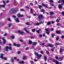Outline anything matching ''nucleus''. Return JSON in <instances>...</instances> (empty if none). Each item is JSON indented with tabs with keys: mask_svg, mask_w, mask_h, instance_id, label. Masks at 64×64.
<instances>
[{
	"mask_svg": "<svg viewBox=\"0 0 64 64\" xmlns=\"http://www.w3.org/2000/svg\"><path fill=\"white\" fill-rule=\"evenodd\" d=\"M2 2L4 4V5H2L1 4H0V7H5V5H6V2L4 1H2Z\"/></svg>",
	"mask_w": 64,
	"mask_h": 64,
	"instance_id": "obj_1",
	"label": "nucleus"
},
{
	"mask_svg": "<svg viewBox=\"0 0 64 64\" xmlns=\"http://www.w3.org/2000/svg\"><path fill=\"white\" fill-rule=\"evenodd\" d=\"M6 51H8V49H9L10 50H12V47H8V46H6Z\"/></svg>",
	"mask_w": 64,
	"mask_h": 64,
	"instance_id": "obj_2",
	"label": "nucleus"
},
{
	"mask_svg": "<svg viewBox=\"0 0 64 64\" xmlns=\"http://www.w3.org/2000/svg\"><path fill=\"white\" fill-rule=\"evenodd\" d=\"M38 18L39 19H40V20L42 19V18H43V15L40 14V15L38 16Z\"/></svg>",
	"mask_w": 64,
	"mask_h": 64,
	"instance_id": "obj_3",
	"label": "nucleus"
},
{
	"mask_svg": "<svg viewBox=\"0 0 64 64\" xmlns=\"http://www.w3.org/2000/svg\"><path fill=\"white\" fill-rule=\"evenodd\" d=\"M45 30L46 31V34H48V35L49 34V30L48 28L45 29Z\"/></svg>",
	"mask_w": 64,
	"mask_h": 64,
	"instance_id": "obj_4",
	"label": "nucleus"
},
{
	"mask_svg": "<svg viewBox=\"0 0 64 64\" xmlns=\"http://www.w3.org/2000/svg\"><path fill=\"white\" fill-rule=\"evenodd\" d=\"M56 33H57V34H61V31H59L58 30H56Z\"/></svg>",
	"mask_w": 64,
	"mask_h": 64,
	"instance_id": "obj_5",
	"label": "nucleus"
},
{
	"mask_svg": "<svg viewBox=\"0 0 64 64\" xmlns=\"http://www.w3.org/2000/svg\"><path fill=\"white\" fill-rule=\"evenodd\" d=\"M14 46H16L17 47H19L20 46V45L19 44H16L15 43L14 44Z\"/></svg>",
	"mask_w": 64,
	"mask_h": 64,
	"instance_id": "obj_6",
	"label": "nucleus"
},
{
	"mask_svg": "<svg viewBox=\"0 0 64 64\" xmlns=\"http://www.w3.org/2000/svg\"><path fill=\"white\" fill-rule=\"evenodd\" d=\"M45 10L44 9V8H42V9L41 10L40 12H43L44 14H45Z\"/></svg>",
	"mask_w": 64,
	"mask_h": 64,
	"instance_id": "obj_7",
	"label": "nucleus"
},
{
	"mask_svg": "<svg viewBox=\"0 0 64 64\" xmlns=\"http://www.w3.org/2000/svg\"><path fill=\"white\" fill-rule=\"evenodd\" d=\"M18 17H24V16L23 15H20V14H18L17 15Z\"/></svg>",
	"mask_w": 64,
	"mask_h": 64,
	"instance_id": "obj_8",
	"label": "nucleus"
},
{
	"mask_svg": "<svg viewBox=\"0 0 64 64\" xmlns=\"http://www.w3.org/2000/svg\"><path fill=\"white\" fill-rule=\"evenodd\" d=\"M0 58L2 59L4 57H3V56L4 55V54H0Z\"/></svg>",
	"mask_w": 64,
	"mask_h": 64,
	"instance_id": "obj_9",
	"label": "nucleus"
},
{
	"mask_svg": "<svg viewBox=\"0 0 64 64\" xmlns=\"http://www.w3.org/2000/svg\"><path fill=\"white\" fill-rule=\"evenodd\" d=\"M24 30L25 31H26V32L27 33H28V34H29L30 33V32H29V31L27 30H26V28H24Z\"/></svg>",
	"mask_w": 64,
	"mask_h": 64,
	"instance_id": "obj_10",
	"label": "nucleus"
},
{
	"mask_svg": "<svg viewBox=\"0 0 64 64\" xmlns=\"http://www.w3.org/2000/svg\"><path fill=\"white\" fill-rule=\"evenodd\" d=\"M58 7L59 9H61V8H62V6L61 4L59 5Z\"/></svg>",
	"mask_w": 64,
	"mask_h": 64,
	"instance_id": "obj_11",
	"label": "nucleus"
},
{
	"mask_svg": "<svg viewBox=\"0 0 64 64\" xmlns=\"http://www.w3.org/2000/svg\"><path fill=\"white\" fill-rule=\"evenodd\" d=\"M38 8H39L40 9H41V8H43V6H42L40 5H39L38 6Z\"/></svg>",
	"mask_w": 64,
	"mask_h": 64,
	"instance_id": "obj_12",
	"label": "nucleus"
},
{
	"mask_svg": "<svg viewBox=\"0 0 64 64\" xmlns=\"http://www.w3.org/2000/svg\"><path fill=\"white\" fill-rule=\"evenodd\" d=\"M35 55H36V56H38V58H39V55L38 54V53H37L36 52H35Z\"/></svg>",
	"mask_w": 64,
	"mask_h": 64,
	"instance_id": "obj_13",
	"label": "nucleus"
},
{
	"mask_svg": "<svg viewBox=\"0 0 64 64\" xmlns=\"http://www.w3.org/2000/svg\"><path fill=\"white\" fill-rule=\"evenodd\" d=\"M62 52H63V49H62L60 48V53L61 54V53H62Z\"/></svg>",
	"mask_w": 64,
	"mask_h": 64,
	"instance_id": "obj_14",
	"label": "nucleus"
},
{
	"mask_svg": "<svg viewBox=\"0 0 64 64\" xmlns=\"http://www.w3.org/2000/svg\"><path fill=\"white\" fill-rule=\"evenodd\" d=\"M2 40L3 41V43L4 44H5V43H6V40L4 38H2Z\"/></svg>",
	"mask_w": 64,
	"mask_h": 64,
	"instance_id": "obj_15",
	"label": "nucleus"
},
{
	"mask_svg": "<svg viewBox=\"0 0 64 64\" xmlns=\"http://www.w3.org/2000/svg\"><path fill=\"white\" fill-rule=\"evenodd\" d=\"M39 25H40V23H39L38 22H37L36 23H35L34 24V25H35V26H38Z\"/></svg>",
	"mask_w": 64,
	"mask_h": 64,
	"instance_id": "obj_16",
	"label": "nucleus"
},
{
	"mask_svg": "<svg viewBox=\"0 0 64 64\" xmlns=\"http://www.w3.org/2000/svg\"><path fill=\"white\" fill-rule=\"evenodd\" d=\"M37 42H33V45H37Z\"/></svg>",
	"mask_w": 64,
	"mask_h": 64,
	"instance_id": "obj_17",
	"label": "nucleus"
},
{
	"mask_svg": "<svg viewBox=\"0 0 64 64\" xmlns=\"http://www.w3.org/2000/svg\"><path fill=\"white\" fill-rule=\"evenodd\" d=\"M19 62L20 63H24V62L22 60L21 61L20 60L19 61Z\"/></svg>",
	"mask_w": 64,
	"mask_h": 64,
	"instance_id": "obj_18",
	"label": "nucleus"
},
{
	"mask_svg": "<svg viewBox=\"0 0 64 64\" xmlns=\"http://www.w3.org/2000/svg\"><path fill=\"white\" fill-rule=\"evenodd\" d=\"M50 13L51 16H52L54 14V12H50Z\"/></svg>",
	"mask_w": 64,
	"mask_h": 64,
	"instance_id": "obj_19",
	"label": "nucleus"
},
{
	"mask_svg": "<svg viewBox=\"0 0 64 64\" xmlns=\"http://www.w3.org/2000/svg\"><path fill=\"white\" fill-rule=\"evenodd\" d=\"M10 37L11 38V39H14V38H15V37L13 35H12L11 36H10Z\"/></svg>",
	"mask_w": 64,
	"mask_h": 64,
	"instance_id": "obj_20",
	"label": "nucleus"
},
{
	"mask_svg": "<svg viewBox=\"0 0 64 64\" xmlns=\"http://www.w3.org/2000/svg\"><path fill=\"white\" fill-rule=\"evenodd\" d=\"M48 46L50 47H53V45L52 44H49Z\"/></svg>",
	"mask_w": 64,
	"mask_h": 64,
	"instance_id": "obj_21",
	"label": "nucleus"
},
{
	"mask_svg": "<svg viewBox=\"0 0 64 64\" xmlns=\"http://www.w3.org/2000/svg\"><path fill=\"white\" fill-rule=\"evenodd\" d=\"M44 59L45 61H46L47 60V58L45 56H44Z\"/></svg>",
	"mask_w": 64,
	"mask_h": 64,
	"instance_id": "obj_22",
	"label": "nucleus"
},
{
	"mask_svg": "<svg viewBox=\"0 0 64 64\" xmlns=\"http://www.w3.org/2000/svg\"><path fill=\"white\" fill-rule=\"evenodd\" d=\"M11 10H12V13H15V12H14V9L12 8L11 9Z\"/></svg>",
	"mask_w": 64,
	"mask_h": 64,
	"instance_id": "obj_23",
	"label": "nucleus"
},
{
	"mask_svg": "<svg viewBox=\"0 0 64 64\" xmlns=\"http://www.w3.org/2000/svg\"><path fill=\"white\" fill-rule=\"evenodd\" d=\"M18 9H14V13H15L16 12H18Z\"/></svg>",
	"mask_w": 64,
	"mask_h": 64,
	"instance_id": "obj_24",
	"label": "nucleus"
},
{
	"mask_svg": "<svg viewBox=\"0 0 64 64\" xmlns=\"http://www.w3.org/2000/svg\"><path fill=\"white\" fill-rule=\"evenodd\" d=\"M15 20L16 22H19V20H18V18H16L15 19Z\"/></svg>",
	"mask_w": 64,
	"mask_h": 64,
	"instance_id": "obj_25",
	"label": "nucleus"
},
{
	"mask_svg": "<svg viewBox=\"0 0 64 64\" xmlns=\"http://www.w3.org/2000/svg\"><path fill=\"white\" fill-rule=\"evenodd\" d=\"M59 36H57V37L56 38V40H59Z\"/></svg>",
	"mask_w": 64,
	"mask_h": 64,
	"instance_id": "obj_26",
	"label": "nucleus"
},
{
	"mask_svg": "<svg viewBox=\"0 0 64 64\" xmlns=\"http://www.w3.org/2000/svg\"><path fill=\"white\" fill-rule=\"evenodd\" d=\"M58 60L59 61H62V59L61 58H58Z\"/></svg>",
	"mask_w": 64,
	"mask_h": 64,
	"instance_id": "obj_27",
	"label": "nucleus"
},
{
	"mask_svg": "<svg viewBox=\"0 0 64 64\" xmlns=\"http://www.w3.org/2000/svg\"><path fill=\"white\" fill-rule=\"evenodd\" d=\"M51 24V23L49 22H48L47 24L48 25H50Z\"/></svg>",
	"mask_w": 64,
	"mask_h": 64,
	"instance_id": "obj_28",
	"label": "nucleus"
},
{
	"mask_svg": "<svg viewBox=\"0 0 64 64\" xmlns=\"http://www.w3.org/2000/svg\"><path fill=\"white\" fill-rule=\"evenodd\" d=\"M35 30H36V29H35V28L32 29V32H34L35 31Z\"/></svg>",
	"mask_w": 64,
	"mask_h": 64,
	"instance_id": "obj_29",
	"label": "nucleus"
},
{
	"mask_svg": "<svg viewBox=\"0 0 64 64\" xmlns=\"http://www.w3.org/2000/svg\"><path fill=\"white\" fill-rule=\"evenodd\" d=\"M30 11L31 13L33 14V10H32V8L30 9Z\"/></svg>",
	"mask_w": 64,
	"mask_h": 64,
	"instance_id": "obj_30",
	"label": "nucleus"
},
{
	"mask_svg": "<svg viewBox=\"0 0 64 64\" xmlns=\"http://www.w3.org/2000/svg\"><path fill=\"white\" fill-rule=\"evenodd\" d=\"M25 24H26V25H30V24L29 23L27 22H26Z\"/></svg>",
	"mask_w": 64,
	"mask_h": 64,
	"instance_id": "obj_31",
	"label": "nucleus"
},
{
	"mask_svg": "<svg viewBox=\"0 0 64 64\" xmlns=\"http://www.w3.org/2000/svg\"><path fill=\"white\" fill-rule=\"evenodd\" d=\"M7 57H4H4L2 59H3L4 60H7Z\"/></svg>",
	"mask_w": 64,
	"mask_h": 64,
	"instance_id": "obj_32",
	"label": "nucleus"
},
{
	"mask_svg": "<svg viewBox=\"0 0 64 64\" xmlns=\"http://www.w3.org/2000/svg\"><path fill=\"white\" fill-rule=\"evenodd\" d=\"M29 44H32V41L31 40H29Z\"/></svg>",
	"mask_w": 64,
	"mask_h": 64,
	"instance_id": "obj_33",
	"label": "nucleus"
},
{
	"mask_svg": "<svg viewBox=\"0 0 64 64\" xmlns=\"http://www.w3.org/2000/svg\"><path fill=\"white\" fill-rule=\"evenodd\" d=\"M18 33H19V34H21V31L20 30H18Z\"/></svg>",
	"mask_w": 64,
	"mask_h": 64,
	"instance_id": "obj_34",
	"label": "nucleus"
},
{
	"mask_svg": "<svg viewBox=\"0 0 64 64\" xmlns=\"http://www.w3.org/2000/svg\"><path fill=\"white\" fill-rule=\"evenodd\" d=\"M8 21H9L10 22H11V20L10 19L8 18Z\"/></svg>",
	"mask_w": 64,
	"mask_h": 64,
	"instance_id": "obj_35",
	"label": "nucleus"
},
{
	"mask_svg": "<svg viewBox=\"0 0 64 64\" xmlns=\"http://www.w3.org/2000/svg\"><path fill=\"white\" fill-rule=\"evenodd\" d=\"M12 24H8V27H10L11 26Z\"/></svg>",
	"mask_w": 64,
	"mask_h": 64,
	"instance_id": "obj_36",
	"label": "nucleus"
},
{
	"mask_svg": "<svg viewBox=\"0 0 64 64\" xmlns=\"http://www.w3.org/2000/svg\"><path fill=\"white\" fill-rule=\"evenodd\" d=\"M46 53L47 54H48V55H49V52H48V51L46 50Z\"/></svg>",
	"mask_w": 64,
	"mask_h": 64,
	"instance_id": "obj_37",
	"label": "nucleus"
},
{
	"mask_svg": "<svg viewBox=\"0 0 64 64\" xmlns=\"http://www.w3.org/2000/svg\"><path fill=\"white\" fill-rule=\"evenodd\" d=\"M52 60L54 62H56V60Z\"/></svg>",
	"mask_w": 64,
	"mask_h": 64,
	"instance_id": "obj_38",
	"label": "nucleus"
},
{
	"mask_svg": "<svg viewBox=\"0 0 64 64\" xmlns=\"http://www.w3.org/2000/svg\"><path fill=\"white\" fill-rule=\"evenodd\" d=\"M7 35V33H5L4 34V36H6Z\"/></svg>",
	"mask_w": 64,
	"mask_h": 64,
	"instance_id": "obj_39",
	"label": "nucleus"
},
{
	"mask_svg": "<svg viewBox=\"0 0 64 64\" xmlns=\"http://www.w3.org/2000/svg\"><path fill=\"white\" fill-rule=\"evenodd\" d=\"M9 13H13L12 12V10H10L9 12Z\"/></svg>",
	"mask_w": 64,
	"mask_h": 64,
	"instance_id": "obj_40",
	"label": "nucleus"
},
{
	"mask_svg": "<svg viewBox=\"0 0 64 64\" xmlns=\"http://www.w3.org/2000/svg\"><path fill=\"white\" fill-rule=\"evenodd\" d=\"M42 5L43 6H44V7H45V4L43 3H42Z\"/></svg>",
	"mask_w": 64,
	"mask_h": 64,
	"instance_id": "obj_41",
	"label": "nucleus"
},
{
	"mask_svg": "<svg viewBox=\"0 0 64 64\" xmlns=\"http://www.w3.org/2000/svg\"><path fill=\"white\" fill-rule=\"evenodd\" d=\"M40 53L42 54H44V52H43L42 51H40Z\"/></svg>",
	"mask_w": 64,
	"mask_h": 64,
	"instance_id": "obj_42",
	"label": "nucleus"
},
{
	"mask_svg": "<svg viewBox=\"0 0 64 64\" xmlns=\"http://www.w3.org/2000/svg\"><path fill=\"white\" fill-rule=\"evenodd\" d=\"M24 33V32H21L20 33V34H22V35H23Z\"/></svg>",
	"mask_w": 64,
	"mask_h": 64,
	"instance_id": "obj_43",
	"label": "nucleus"
},
{
	"mask_svg": "<svg viewBox=\"0 0 64 64\" xmlns=\"http://www.w3.org/2000/svg\"><path fill=\"white\" fill-rule=\"evenodd\" d=\"M56 22H59V20L58 19H57V20H56Z\"/></svg>",
	"mask_w": 64,
	"mask_h": 64,
	"instance_id": "obj_44",
	"label": "nucleus"
},
{
	"mask_svg": "<svg viewBox=\"0 0 64 64\" xmlns=\"http://www.w3.org/2000/svg\"><path fill=\"white\" fill-rule=\"evenodd\" d=\"M30 38L31 39H34V36H31V37H30Z\"/></svg>",
	"mask_w": 64,
	"mask_h": 64,
	"instance_id": "obj_45",
	"label": "nucleus"
},
{
	"mask_svg": "<svg viewBox=\"0 0 64 64\" xmlns=\"http://www.w3.org/2000/svg\"><path fill=\"white\" fill-rule=\"evenodd\" d=\"M11 62H14V60H13V59H11Z\"/></svg>",
	"mask_w": 64,
	"mask_h": 64,
	"instance_id": "obj_46",
	"label": "nucleus"
},
{
	"mask_svg": "<svg viewBox=\"0 0 64 64\" xmlns=\"http://www.w3.org/2000/svg\"><path fill=\"white\" fill-rule=\"evenodd\" d=\"M49 2H50L52 3H53V1L52 0H50L49 1Z\"/></svg>",
	"mask_w": 64,
	"mask_h": 64,
	"instance_id": "obj_47",
	"label": "nucleus"
},
{
	"mask_svg": "<svg viewBox=\"0 0 64 64\" xmlns=\"http://www.w3.org/2000/svg\"><path fill=\"white\" fill-rule=\"evenodd\" d=\"M50 30L51 31H52L54 30V29L53 28H52L50 29Z\"/></svg>",
	"mask_w": 64,
	"mask_h": 64,
	"instance_id": "obj_48",
	"label": "nucleus"
},
{
	"mask_svg": "<svg viewBox=\"0 0 64 64\" xmlns=\"http://www.w3.org/2000/svg\"><path fill=\"white\" fill-rule=\"evenodd\" d=\"M61 38H62V39H63L64 38V35H63L61 37Z\"/></svg>",
	"mask_w": 64,
	"mask_h": 64,
	"instance_id": "obj_49",
	"label": "nucleus"
},
{
	"mask_svg": "<svg viewBox=\"0 0 64 64\" xmlns=\"http://www.w3.org/2000/svg\"><path fill=\"white\" fill-rule=\"evenodd\" d=\"M50 5H51V6H54V4H50Z\"/></svg>",
	"mask_w": 64,
	"mask_h": 64,
	"instance_id": "obj_50",
	"label": "nucleus"
},
{
	"mask_svg": "<svg viewBox=\"0 0 64 64\" xmlns=\"http://www.w3.org/2000/svg\"><path fill=\"white\" fill-rule=\"evenodd\" d=\"M56 64H58L59 62H58V61H56Z\"/></svg>",
	"mask_w": 64,
	"mask_h": 64,
	"instance_id": "obj_51",
	"label": "nucleus"
},
{
	"mask_svg": "<svg viewBox=\"0 0 64 64\" xmlns=\"http://www.w3.org/2000/svg\"><path fill=\"white\" fill-rule=\"evenodd\" d=\"M18 54H21V52H20V51H18Z\"/></svg>",
	"mask_w": 64,
	"mask_h": 64,
	"instance_id": "obj_52",
	"label": "nucleus"
},
{
	"mask_svg": "<svg viewBox=\"0 0 64 64\" xmlns=\"http://www.w3.org/2000/svg\"><path fill=\"white\" fill-rule=\"evenodd\" d=\"M26 50H27L29 49V48H25Z\"/></svg>",
	"mask_w": 64,
	"mask_h": 64,
	"instance_id": "obj_53",
	"label": "nucleus"
},
{
	"mask_svg": "<svg viewBox=\"0 0 64 64\" xmlns=\"http://www.w3.org/2000/svg\"><path fill=\"white\" fill-rule=\"evenodd\" d=\"M62 2L63 4H64V0H62Z\"/></svg>",
	"mask_w": 64,
	"mask_h": 64,
	"instance_id": "obj_54",
	"label": "nucleus"
},
{
	"mask_svg": "<svg viewBox=\"0 0 64 64\" xmlns=\"http://www.w3.org/2000/svg\"><path fill=\"white\" fill-rule=\"evenodd\" d=\"M45 45V43H44V42H43L42 44V46H43V45Z\"/></svg>",
	"mask_w": 64,
	"mask_h": 64,
	"instance_id": "obj_55",
	"label": "nucleus"
},
{
	"mask_svg": "<svg viewBox=\"0 0 64 64\" xmlns=\"http://www.w3.org/2000/svg\"><path fill=\"white\" fill-rule=\"evenodd\" d=\"M36 32L38 33V34H40L38 30L36 31Z\"/></svg>",
	"mask_w": 64,
	"mask_h": 64,
	"instance_id": "obj_56",
	"label": "nucleus"
},
{
	"mask_svg": "<svg viewBox=\"0 0 64 64\" xmlns=\"http://www.w3.org/2000/svg\"><path fill=\"white\" fill-rule=\"evenodd\" d=\"M55 58L56 59H58V57L57 56H55Z\"/></svg>",
	"mask_w": 64,
	"mask_h": 64,
	"instance_id": "obj_57",
	"label": "nucleus"
},
{
	"mask_svg": "<svg viewBox=\"0 0 64 64\" xmlns=\"http://www.w3.org/2000/svg\"><path fill=\"white\" fill-rule=\"evenodd\" d=\"M39 35L40 37H42V34H40Z\"/></svg>",
	"mask_w": 64,
	"mask_h": 64,
	"instance_id": "obj_58",
	"label": "nucleus"
},
{
	"mask_svg": "<svg viewBox=\"0 0 64 64\" xmlns=\"http://www.w3.org/2000/svg\"><path fill=\"white\" fill-rule=\"evenodd\" d=\"M62 15L64 16V12H61Z\"/></svg>",
	"mask_w": 64,
	"mask_h": 64,
	"instance_id": "obj_59",
	"label": "nucleus"
},
{
	"mask_svg": "<svg viewBox=\"0 0 64 64\" xmlns=\"http://www.w3.org/2000/svg\"><path fill=\"white\" fill-rule=\"evenodd\" d=\"M58 3H61V1L60 0L58 1Z\"/></svg>",
	"mask_w": 64,
	"mask_h": 64,
	"instance_id": "obj_60",
	"label": "nucleus"
},
{
	"mask_svg": "<svg viewBox=\"0 0 64 64\" xmlns=\"http://www.w3.org/2000/svg\"><path fill=\"white\" fill-rule=\"evenodd\" d=\"M43 36L44 37H45V34H43Z\"/></svg>",
	"mask_w": 64,
	"mask_h": 64,
	"instance_id": "obj_61",
	"label": "nucleus"
},
{
	"mask_svg": "<svg viewBox=\"0 0 64 64\" xmlns=\"http://www.w3.org/2000/svg\"><path fill=\"white\" fill-rule=\"evenodd\" d=\"M30 62L31 63L33 64L34 63V62L33 61H32V60L30 61Z\"/></svg>",
	"mask_w": 64,
	"mask_h": 64,
	"instance_id": "obj_62",
	"label": "nucleus"
},
{
	"mask_svg": "<svg viewBox=\"0 0 64 64\" xmlns=\"http://www.w3.org/2000/svg\"><path fill=\"white\" fill-rule=\"evenodd\" d=\"M52 37H54V34H52Z\"/></svg>",
	"mask_w": 64,
	"mask_h": 64,
	"instance_id": "obj_63",
	"label": "nucleus"
},
{
	"mask_svg": "<svg viewBox=\"0 0 64 64\" xmlns=\"http://www.w3.org/2000/svg\"><path fill=\"white\" fill-rule=\"evenodd\" d=\"M25 59V57H24L23 58H22V59Z\"/></svg>",
	"mask_w": 64,
	"mask_h": 64,
	"instance_id": "obj_64",
	"label": "nucleus"
}]
</instances>
